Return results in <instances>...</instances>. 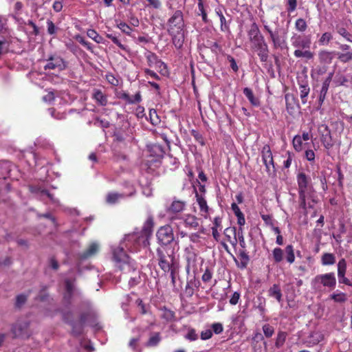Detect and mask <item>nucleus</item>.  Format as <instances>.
Wrapping results in <instances>:
<instances>
[{
	"instance_id": "nucleus-28",
	"label": "nucleus",
	"mask_w": 352,
	"mask_h": 352,
	"mask_svg": "<svg viewBox=\"0 0 352 352\" xmlns=\"http://www.w3.org/2000/svg\"><path fill=\"white\" fill-rule=\"evenodd\" d=\"M195 197L197 199V202L199 206L200 210L201 212H204L207 213L208 212V206L207 205V202L206 199L202 197V195H199L196 189H195Z\"/></svg>"
},
{
	"instance_id": "nucleus-38",
	"label": "nucleus",
	"mask_w": 352,
	"mask_h": 352,
	"mask_svg": "<svg viewBox=\"0 0 352 352\" xmlns=\"http://www.w3.org/2000/svg\"><path fill=\"white\" fill-rule=\"evenodd\" d=\"M216 13L219 16V19H220L221 30L223 31V32L228 30L229 27L226 23V18L223 15L221 10H216Z\"/></svg>"
},
{
	"instance_id": "nucleus-57",
	"label": "nucleus",
	"mask_w": 352,
	"mask_h": 352,
	"mask_svg": "<svg viewBox=\"0 0 352 352\" xmlns=\"http://www.w3.org/2000/svg\"><path fill=\"white\" fill-rule=\"evenodd\" d=\"M212 278V272L209 269H206L202 275L201 279L204 282L206 283L211 280Z\"/></svg>"
},
{
	"instance_id": "nucleus-26",
	"label": "nucleus",
	"mask_w": 352,
	"mask_h": 352,
	"mask_svg": "<svg viewBox=\"0 0 352 352\" xmlns=\"http://www.w3.org/2000/svg\"><path fill=\"white\" fill-rule=\"evenodd\" d=\"M125 195L118 192H109L107 194L106 197V201L109 204H114L117 203L120 199L125 197Z\"/></svg>"
},
{
	"instance_id": "nucleus-51",
	"label": "nucleus",
	"mask_w": 352,
	"mask_h": 352,
	"mask_svg": "<svg viewBox=\"0 0 352 352\" xmlns=\"http://www.w3.org/2000/svg\"><path fill=\"white\" fill-rule=\"evenodd\" d=\"M149 117H150L151 122L153 124H156L159 122V117H158L155 110H154V109L150 110Z\"/></svg>"
},
{
	"instance_id": "nucleus-4",
	"label": "nucleus",
	"mask_w": 352,
	"mask_h": 352,
	"mask_svg": "<svg viewBox=\"0 0 352 352\" xmlns=\"http://www.w3.org/2000/svg\"><path fill=\"white\" fill-rule=\"evenodd\" d=\"M157 256L160 267L164 272H168L172 268L175 267V256L173 250L166 247H160L157 249Z\"/></svg>"
},
{
	"instance_id": "nucleus-36",
	"label": "nucleus",
	"mask_w": 352,
	"mask_h": 352,
	"mask_svg": "<svg viewBox=\"0 0 352 352\" xmlns=\"http://www.w3.org/2000/svg\"><path fill=\"white\" fill-rule=\"evenodd\" d=\"M274 260L276 263H280L283 259V250L280 248H276L272 252Z\"/></svg>"
},
{
	"instance_id": "nucleus-20",
	"label": "nucleus",
	"mask_w": 352,
	"mask_h": 352,
	"mask_svg": "<svg viewBox=\"0 0 352 352\" xmlns=\"http://www.w3.org/2000/svg\"><path fill=\"white\" fill-rule=\"evenodd\" d=\"M99 250V245L96 243H91L89 248L80 254V258L86 259L95 255Z\"/></svg>"
},
{
	"instance_id": "nucleus-23",
	"label": "nucleus",
	"mask_w": 352,
	"mask_h": 352,
	"mask_svg": "<svg viewBox=\"0 0 352 352\" xmlns=\"http://www.w3.org/2000/svg\"><path fill=\"white\" fill-rule=\"evenodd\" d=\"M333 52L322 50L319 52L318 57L320 63L330 64L333 58Z\"/></svg>"
},
{
	"instance_id": "nucleus-46",
	"label": "nucleus",
	"mask_w": 352,
	"mask_h": 352,
	"mask_svg": "<svg viewBox=\"0 0 352 352\" xmlns=\"http://www.w3.org/2000/svg\"><path fill=\"white\" fill-rule=\"evenodd\" d=\"M72 333L75 336H79L82 333V327H83V324H74V323H72Z\"/></svg>"
},
{
	"instance_id": "nucleus-15",
	"label": "nucleus",
	"mask_w": 352,
	"mask_h": 352,
	"mask_svg": "<svg viewBox=\"0 0 352 352\" xmlns=\"http://www.w3.org/2000/svg\"><path fill=\"white\" fill-rule=\"evenodd\" d=\"M264 28L269 33L270 38L273 43L274 47L275 49L281 47L283 43H282L281 39L278 35V31L273 32L272 30L267 25H265Z\"/></svg>"
},
{
	"instance_id": "nucleus-30",
	"label": "nucleus",
	"mask_w": 352,
	"mask_h": 352,
	"mask_svg": "<svg viewBox=\"0 0 352 352\" xmlns=\"http://www.w3.org/2000/svg\"><path fill=\"white\" fill-rule=\"evenodd\" d=\"M93 97L102 106H105L107 104V97L100 90H95Z\"/></svg>"
},
{
	"instance_id": "nucleus-44",
	"label": "nucleus",
	"mask_w": 352,
	"mask_h": 352,
	"mask_svg": "<svg viewBox=\"0 0 352 352\" xmlns=\"http://www.w3.org/2000/svg\"><path fill=\"white\" fill-rule=\"evenodd\" d=\"M332 36L329 32L324 33L319 40V43L320 45H327L329 42L331 40Z\"/></svg>"
},
{
	"instance_id": "nucleus-27",
	"label": "nucleus",
	"mask_w": 352,
	"mask_h": 352,
	"mask_svg": "<svg viewBox=\"0 0 352 352\" xmlns=\"http://www.w3.org/2000/svg\"><path fill=\"white\" fill-rule=\"evenodd\" d=\"M243 94L247 97L250 102L254 106H258L260 104L259 100L256 98L251 89L245 87L243 89Z\"/></svg>"
},
{
	"instance_id": "nucleus-13",
	"label": "nucleus",
	"mask_w": 352,
	"mask_h": 352,
	"mask_svg": "<svg viewBox=\"0 0 352 352\" xmlns=\"http://www.w3.org/2000/svg\"><path fill=\"white\" fill-rule=\"evenodd\" d=\"M197 258V255L193 250L186 249V260L187 262L186 270L188 274H189L190 270H195L196 269Z\"/></svg>"
},
{
	"instance_id": "nucleus-18",
	"label": "nucleus",
	"mask_w": 352,
	"mask_h": 352,
	"mask_svg": "<svg viewBox=\"0 0 352 352\" xmlns=\"http://www.w3.org/2000/svg\"><path fill=\"white\" fill-rule=\"evenodd\" d=\"M148 152L150 155L155 157L156 158H162L165 153L163 146L157 144L150 146L148 147Z\"/></svg>"
},
{
	"instance_id": "nucleus-5",
	"label": "nucleus",
	"mask_w": 352,
	"mask_h": 352,
	"mask_svg": "<svg viewBox=\"0 0 352 352\" xmlns=\"http://www.w3.org/2000/svg\"><path fill=\"white\" fill-rule=\"evenodd\" d=\"M170 223L177 226L179 229V225L184 224V226L190 229H197L199 226V219L195 215L187 214L182 217L174 215L170 217Z\"/></svg>"
},
{
	"instance_id": "nucleus-61",
	"label": "nucleus",
	"mask_w": 352,
	"mask_h": 352,
	"mask_svg": "<svg viewBox=\"0 0 352 352\" xmlns=\"http://www.w3.org/2000/svg\"><path fill=\"white\" fill-rule=\"evenodd\" d=\"M136 302L138 303V307L140 309V312L142 314H146L147 313V309L145 306V305L143 303L142 300L140 299H138L136 300Z\"/></svg>"
},
{
	"instance_id": "nucleus-40",
	"label": "nucleus",
	"mask_w": 352,
	"mask_h": 352,
	"mask_svg": "<svg viewBox=\"0 0 352 352\" xmlns=\"http://www.w3.org/2000/svg\"><path fill=\"white\" fill-rule=\"evenodd\" d=\"M184 338L190 341H195L198 339V334L196 333L195 329L190 328L188 329L187 333Z\"/></svg>"
},
{
	"instance_id": "nucleus-11",
	"label": "nucleus",
	"mask_w": 352,
	"mask_h": 352,
	"mask_svg": "<svg viewBox=\"0 0 352 352\" xmlns=\"http://www.w3.org/2000/svg\"><path fill=\"white\" fill-rule=\"evenodd\" d=\"M338 277L340 283L346 285L352 286L351 281L345 276L346 272V261L344 258H341L338 263Z\"/></svg>"
},
{
	"instance_id": "nucleus-6",
	"label": "nucleus",
	"mask_w": 352,
	"mask_h": 352,
	"mask_svg": "<svg viewBox=\"0 0 352 352\" xmlns=\"http://www.w3.org/2000/svg\"><path fill=\"white\" fill-rule=\"evenodd\" d=\"M309 182L310 178L308 177L305 173H300L298 174L297 182L298 186L300 206L304 210H307L306 192L309 188H311Z\"/></svg>"
},
{
	"instance_id": "nucleus-49",
	"label": "nucleus",
	"mask_w": 352,
	"mask_h": 352,
	"mask_svg": "<svg viewBox=\"0 0 352 352\" xmlns=\"http://www.w3.org/2000/svg\"><path fill=\"white\" fill-rule=\"evenodd\" d=\"M107 37L110 38L113 42V43L117 45L120 49L123 50H126V47L120 43V41L118 39L116 36H113L111 34H107Z\"/></svg>"
},
{
	"instance_id": "nucleus-31",
	"label": "nucleus",
	"mask_w": 352,
	"mask_h": 352,
	"mask_svg": "<svg viewBox=\"0 0 352 352\" xmlns=\"http://www.w3.org/2000/svg\"><path fill=\"white\" fill-rule=\"evenodd\" d=\"M287 333L284 331H279L275 342V346L277 349L281 348L285 342L287 338Z\"/></svg>"
},
{
	"instance_id": "nucleus-48",
	"label": "nucleus",
	"mask_w": 352,
	"mask_h": 352,
	"mask_svg": "<svg viewBox=\"0 0 352 352\" xmlns=\"http://www.w3.org/2000/svg\"><path fill=\"white\" fill-rule=\"evenodd\" d=\"M162 317L165 320H166L168 321H170V320H173L174 319V318H175V313L173 311L165 308L164 309Z\"/></svg>"
},
{
	"instance_id": "nucleus-52",
	"label": "nucleus",
	"mask_w": 352,
	"mask_h": 352,
	"mask_svg": "<svg viewBox=\"0 0 352 352\" xmlns=\"http://www.w3.org/2000/svg\"><path fill=\"white\" fill-rule=\"evenodd\" d=\"M118 27L124 33L129 35L132 31V28L125 23H120Z\"/></svg>"
},
{
	"instance_id": "nucleus-32",
	"label": "nucleus",
	"mask_w": 352,
	"mask_h": 352,
	"mask_svg": "<svg viewBox=\"0 0 352 352\" xmlns=\"http://www.w3.org/2000/svg\"><path fill=\"white\" fill-rule=\"evenodd\" d=\"M300 95L303 104L307 102V97L309 93L310 89L307 84L300 85Z\"/></svg>"
},
{
	"instance_id": "nucleus-16",
	"label": "nucleus",
	"mask_w": 352,
	"mask_h": 352,
	"mask_svg": "<svg viewBox=\"0 0 352 352\" xmlns=\"http://www.w3.org/2000/svg\"><path fill=\"white\" fill-rule=\"evenodd\" d=\"M186 205V202L184 201H181L176 199L175 198L173 199L172 204L168 208V212H173L174 214L182 212Z\"/></svg>"
},
{
	"instance_id": "nucleus-14",
	"label": "nucleus",
	"mask_w": 352,
	"mask_h": 352,
	"mask_svg": "<svg viewBox=\"0 0 352 352\" xmlns=\"http://www.w3.org/2000/svg\"><path fill=\"white\" fill-rule=\"evenodd\" d=\"M256 47L258 50V55L262 62H266L268 58V46L264 38H260V41L256 43Z\"/></svg>"
},
{
	"instance_id": "nucleus-1",
	"label": "nucleus",
	"mask_w": 352,
	"mask_h": 352,
	"mask_svg": "<svg viewBox=\"0 0 352 352\" xmlns=\"http://www.w3.org/2000/svg\"><path fill=\"white\" fill-rule=\"evenodd\" d=\"M153 220L151 219H148L145 222L140 234L134 232L125 235L124 240L121 241L120 245L113 248V259L116 267H118L120 270L126 273L135 270L133 261L131 260L129 256L124 252V248H130L131 247L130 243L136 241L138 239H140V237L144 236L147 238L150 236L153 231Z\"/></svg>"
},
{
	"instance_id": "nucleus-53",
	"label": "nucleus",
	"mask_w": 352,
	"mask_h": 352,
	"mask_svg": "<svg viewBox=\"0 0 352 352\" xmlns=\"http://www.w3.org/2000/svg\"><path fill=\"white\" fill-rule=\"evenodd\" d=\"M287 11L289 12H294L297 7V0H287Z\"/></svg>"
},
{
	"instance_id": "nucleus-9",
	"label": "nucleus",
	"mask_w": 352,
	"mask_h": 352,
	"mask_svg": "<svg viewBox=\"0 0 352 352\" xmlns=\"http://www.w3.org/2000/svg\"><path fill=\"white\" fill-rule=\"evenodd\" d=\"M262 160L269 175H274L276 169L274 164L272 153L269 145H265L261 151Z\"/></svg>"
},
{
	"instance_id": "nucleus-22",
	"label": "nucleus",
	"mask_w": 352,
	"mask_h": 352,
	"mask_svg": "<svg viewBox=\"0 0 352 352\" xmlns=\"http://www.w3.org/2000/svg\"><path fill=\"white\" fill-rule=\"evenodd\" d=\"M231 208L234 212V214L237 217V223L241 226H243L245 223V219L243 212L241 211L239 207L237 206L236 203H232L231 205Z\"/></svg>"
},
{
	"instance_id": "nucleus-58",
	"label": "nucleus",
	"mask_w": 352,
	"mask_h": 352,
	"mask_svg": "<svg viewBox=\"0 0 352 352\" xmlns=\"http://www.w3.org/2000/svg\"><path fill=\"white\" fill-rule=\"evenodd\" d=\"M227 59L230 63V67L233 69V71L235 72H237L239 69V67L237 66V64H236L234 58L232 56L228 55Z\"/></svg>"
},
{
	"instance_id": "nucleus-41",
	"label": "nucleus",
	"mask_w": 352,
	"mask_h": 352,
	"mask_svg": "<svg viewBox=\"0 0 352 352\" xmlns=\"http://www.w3.org/2000/svg\"><path fill=\"white\" fill-rule=\"evenodd\" d=\"M338 33L343 36L346 41L352 42V34H350L344 28H339Z\"/></svg>"
},
{
	"instance_id": "nucleus-37",
	"label": "nucleus",
	"mask_w": 352,
	"mask_h": 352,
	"mask_svg": "<svg viewBox=\"0 0 352 352\" xmlns=\"http://www.w3.org/2000/svg\"><path fill=\"white\" fill-rule=\"evenodd\" d=\"M295 28L298 31L303 32L307 30V25L305 19L300 18L296 21Z\"/></svg>"
},
{
	"instance_id": "nucleus-34",
	"label": "nucleus",
	"mask_w": 352,
	"mask_h": 352,
	"mask_svg": "<svg viewBox=\"0 0 352 352\" xmlns=\"http://www.w3.org/2000/svg\"><path fill=\"white\" fill-rule=\"evenodd\" d=\"M87 34L90 38L93 39L97 43H103V38L101 36H100L96 30L93 29H89L87 30Z\"/></svg>"
},
{
	"instance_id": "nucleus-64",
	"label": "nucleus",
	"mask_w": 352,
	"mask_h": 352,
	"mask_svg": "<svg viewBox=\"0 0 352 352\" xmlns=\"http://www.w3.org/2000/svg\"><path fill=\"white\" fill-rule=\"evenodd\" d=\"M185 293L188 297H191L194 294V289L192 286H190L189 283H188L186 286Z\"/></svg>"
},
{
	"instance_id": "nucleus-25",
	"label": "nucleus",
	"mask_w": 352,
	"mask_h": 352,
	"mask_svg": "<svg viewBox=\"0 0 352 352\" xmlns=\"http://www.w3.org/2000/svg\"><path fill=\"white\" fill-rule=\"evenodd\" d=\"M162 340V337L160 335V333L159 332H154L151 334V336L147 341L146 346H156L158 345V344Z\"/></svg>"
},
{
	"instance_id": "nucleus-59",
	"label": "nucleus",
	"mask_w": 352,
	"mask_h": 352,
	"mask_svg": "<svg viewBox=\"0 0 352 352\" xmlns=\"http://www.w3.org/2000/svg\"><path fill=\"white\" fill-rule=\"evenodd\" d=\"M240 298V294L237 292H235L231 298L230 299V303L232 305H235L238 303L239 300Z\"/></svg>"
},
{
	"instance_id": "nucleus-54",
	"label": "nucleus",
	"mask_w": 352,
	"mask_h": 352,
	"mask_svg": "<svg viewBox=\"0 0 352 352\" xmlns=\"http://www.w3.org/2000/svg\"><path fill=\"white\" fill-rule=\"evenodd\" d=\"M47 24L48 34H50L51 35L54 34L56 33V28L54 23L52 21L48 20L47 21Z\"/></svg>"
},
{
	"instance_id": "nucleus-63",
	"label": "nucleus",
	"mask_w": 352,
	"mask_h": 352,
	"mask_svg": "<svg viewBox=\"0 0 352 352\" xmlns=\"http://www.w3.org/2000/svg\"><path fill=\"white\" fill-rule=\"evenodd\" d=\"M46 287L43 286L42 289L40 292L39 295L38 296L37 298H38L41 301H44L47 299V294L45 293Z\"/></svg>"
},
{
	"instance_id": "nucleus-7",
	"label": "nucleus",
	"mask_w": 352,
	"mask_h": 352,
	"mask_svg": "<svg viewBox=\"0 0 352 352\" xmlns=\"http://www.w3.org/2000/svg\"><path fill=\"white\" fill-rule=\"evenodd\" d=\"M11 332L13 334V338H29L32 333L30 329V322L26 320H17L12 324Z\"/></svg>"
},
{
	"instance_id": "nucleus-35",
	"label": "nucleus",
	"mask_w": 352,
	"mask_h": 352,
	"mask_svg": "<svg viewBox=\"0 0 352 352\" xmlns=\"http://www.w3.org/2000/svg\"><path fill=\"white\" fill-rule=\"evenodd\" d=\"M286 259L288 263H293L295 260L294 248L292 245H288L285 248Z\"/></svg>"
},
{
	"instance_id": "nucleus-33",
	"label": "nucleus",
	"mask_w": 352,
	"mask_h": 352,
	"mask_svg": "<svg viewBox=\"0 0 352 352\" xmlns=\"http://www.w3.org/2000/svg\"><path fill=\"white\" fill-rule=\"evenodd\" d=\"M331 298L336 302H344L347 300V296L343 292H334L331 295Z\"/></svg>"
},
{
	"instance_id": "nucleus-29",
	"label": "nucleus",
	"mask_w": 352,
	"mask_h": 352,
	"mask_svg": "<svg viewBox=\"0 0 352 352\" xmlns=\"http://www.w3.org/2000/svg\"><path fill=\"white\" fill-rule=\"evenodd\" d=\"M321 263L323 265H331L336 263V256L331 253H324L321 258Z\"/></svg>"
},
{
	"instance_id": "nucleus-42",
	"label": "nucleus",
	"mask_w": 352,
	"mask_h": 352,
	"mask_svg": "<svg viewBox=\"0 0 352 352\" xmlns=\"http://www.w3.org/2000/svg\"><path fill=\"white\" fill-rule=\"evenodd\" d=\"M263 331L267 338H270L274 333V328L269 324H265L263 326Z\"/></svg>"
},
{
	"instance_id": "nucleus-24",
	"label": "nucleus",
	"mask_w": 352,
	"mask_h": 352,
	"mask_svg": "<svg viewBox=\"0 0 352 352\" xmlns=\"http://www.w3.org/2000/svg\"><path fill=\"white\" fill-rule=\"evenodd\" d=\"M270 297L275 298L278 302L282 301V293L278 285L274 284L268 290Z\"/></svg>"
},
{
	"instance_id": "nucleus-62",
	"label": "nucleus",
	"mask_w": 352,
	"mask_h": 352,
	"mask_svg": "<svg viewBox=\"0 0 352 352\" xmlns=\"http://www.w3.org/2000/svg\"><path fill=\"white\" fill-rule=\"evenodd\" d=\"M285 101H286L287 109H293L294 107H293L292 104L290 102V100L294 101V98L292 96H289L288 94L285 95Z\"/></svg>"
},
{
	"instance_id": "nucleus-60",
	"label": "nucleus",
	"mask_w": 352,
	"mask_h": 352,
	"mask_svg": "<svg viewBox=\"0 0 352 352\" xmlns=\"http://www.w3.org/2000/svg\"><path fill=\"white\" fill-rule=\"evenodd\" d=\"M212 336V332L210 329H206L201 333V340H206L210 338Z\"/></svg>"
},
{
	"instance_id": "nucleus-55",
	"label": "nucleus",
	"mask_w": 352,
	"mask_h": 352,
	"mask_svg": "<svg viewBox=\"0 0 352 352\" xmlns=\"http://www.w3.org/2000/svg\"><path fill=\"white\" fill-rule=\"evenodd\" d=\"M212 331L214 332V333L216 334H219L221 333L223 330V325L221 323H219V322H217V323H214L212 325Z\"/></svg>"
},
{
	"instance_id": "nucleus-19",
	"label": "nucleus",
	"mask_w": 352,
	"mask_h": 352,
	"mask_svg": "<svg viewBox=\"0 0 352 352\" xmlns=\"http://www.w3.org/2000/svg\"><path fill=\"white\" fill-rule=\"evenodd\" d=\"M248 36L255 43L260 41V38H264L263 36L260 34L258 27L255 23L252 24L248 32Z\"/></svg>"
},
{
	"instance_id": "nucleus-8",
	"label": "nucleus",
	"mask_w": 352,
	"mask_h": 352,
	"mask_svg": "<svg viewBox=\"0 0 352 352\" xmlns=\"http://www.w3.org/2000/svg\"><path fill=\"white\" fill-rule=\"evenodd\" d=\"M46 62L47 63L44 65L45 70L63 71L67 67V63L59 56L51 55L46 59Z\"/></svg>"
},
{
	"instance_id": "nucleus-45",
	"label": "nucleus",
	"mask_w": 352,
	"mask_h": 352,
	"mask_svg": "<svg viewBox=\"0 0 352 352\" xmlns=\"http://www.w3.org/2000/svg\"><path fill=\"white\" fill-rule=\"evenodd\" d=\"M27 300V296L24 294H19L16 297L15 306L16 307H21L23 305Z\"/></svg>"
},
{
	"instance_id": "nucleus-17",
	"label": "nucleus",
	"mask_w": 352,
	"mask_h": 352,
	"mask_svg": "<svg viewBox=\"0 0 352 352\" xmlns=\"http://www.w3.org/2000/svg\"><path fill=\"white\" fill-rule=\"evenodd\" d=\"M321 142L324 146L327 149H329L333 145L332 142L331 132L327 126H324V131L321 136Z\"/></svg>"
},
{
	"instance_id": "nucleus-56",
	"label": "nucleus",
	"mask_w": 352,
	"mask_h": 352,
	"mask_svg": "<svg viewBox=\"0 0 352 352\" xmlns=\"http://www.w3.org/2000/svg\"><path fill=\"white\" fill-rule=\"evenodd\" d=\"M198 8H199V12H201V14L202 16V20L204 22H207L208 21L207 14L204 10V3H198Z\"/></svg>"
},
{
	"instance_id": "nucleus-43",
	"label": "nucleus",
	"mask_w": 352,
	"mask_h": 352,
	"mask_svg": "<svg viewBox=\"0 0 352 352\" xmlns=\"http://www.w3.org/2000/svg\"><path fill=\"white\" fill-rule=\"evenodd\" d=\"M293 146L296 151L302 150V140L300 135H296L293 139Z\"/></svg>"
},
{
	"instance_id": "nucleus-47",
	"label": "nucleus",
	"mask_w": 352,
	"mask_h": 352,
	"mask_svg": "<svg viewBox=\"0 0 352 352\" xmlns=\"http://www.w3.org/2000/svg\"><path fill=\"white\" fill-rule=\"evenodd\" d=\"M10 43L6 39L0 40V56L8 51Z\"/></svg>"
},
{
	"instance_id": "nucleus-21",
	"label": "nucleus",
	"mask_w": 352,
	"mask_h": 352,
	"mask_svg": "<svg viewBox=\"0 0 352 352\" xmlns=\"http://www.w3.org/2000/svg\"><path fill=\"white\" fill-rule=\"evenodd\" d=\"M224 234L227 238L228 241H229L232 245H236L237 240L236 238V228L234 227H229L225 229Z\"/></svg>"
},
{
	"instance_id": "nucleus-39",
	"label": "nucleus",
	"mask_w": 352,
	"mask_h": 352,
	"mask_svg": "<svg viewBox=\"0 0 352 352\" xmlns=\"http://www.w3.org/2000/svg\"><path fill=\"white\" fill-rule=\"evenodd\" d=\"M338 58L342 63H347L352 60V51L346 53H338Z\"/></svg>"
},
{
	"instance_id": "nucleus-2",
	"label": "nucleus",
	"mask_w": 352,
	"mask_h": 352,
	"mask_svg": "<svg viewBox=\"0 0 352 352\" xmlns=\"http://www.w3.org/2000/svg\"><path fill=\"white\" fill-rule=\"evenodd\" d=\"M168 32L172 36L174 45L180 49L184 43V21L181 10H176L168 21Z\"/></svg>"
},
{
	"instance_id": "nucleus-10",
	"label": "nucleus",
	"mask_w": 352,
	"mask_h": 352,
	"mask_svg": "<svg viewBox=\"0 0 352 352\" xmlns=\"http://www.w3.org/2000/svg\"><path fill=\"white\" fill-rule=\"evenodd\" d=\"M157 238L162 247H166L174 240L173 228L169 226L161 227L157 232Z\"/></svg>"
},
{
	"instance_id": "nucleus-50",
	"label": "nucleus",
	"mask_w": 352,
	"mask_h": 352,
	"mask_svg": "<svg viewBox=\"0 0 352 352\" xmlns=\"http://www.w3.org/2000/svg\"><path fill=\"white\" fill-rule=\"evenodd\" d=\"M191 134L198 143H199L202 146L205 144L203 136L198 131L192 130L191 131Z\"/></svg>"
},
{
	"instance_id": "nucleus-3",
	"label": "nucleus",
	"mask_w": 352,
	"mask_h": 352,
	"mask_svg": "<svg viewBox=\"0 0 352 352\" xmlns=\"http://www.w3.org/2000/svg\"><path fill=\"white\" fill-rule=\"evenodd\" d=\"M292 45L296 48L294 55L296 58H305L311 60L314 58V52L309 50L311 38L309 36L294 34L291 37Z\"/></svg>"
},
{
	"instance_id": "nucleus-12",
	"label": "nucleus",
	"mask_w": 352,
	"mask_h": 352,
	"mask_svg": "<svg viewBox=\"0 0 352 352\" xmlns=\"http://www.w3.org/2000/svg\"><path fill=\"white\" fill-rule=\"evenodd\" d=\"M315 280L320 282L324 287L334 288L336 285V278L333 272L318 275Z\"/></svg>"
}]
</instances>
